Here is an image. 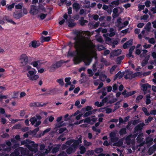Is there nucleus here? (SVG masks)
I'll return each instance as SVG.
<instances>
[{"label": "nucleus", "mask_w": 156, "mask_h": 156, "mask_svg": "<svg viewBox=\"0 0 156 156\" xmlns=\"http://www.w3.org/2000/svg\"><path fill=\"white\" fill-rule=\"evenodd\" d=\"M69 16L70 17V18L68 19V16L66 13L63 16L64 18L66 20V23L69 24L68 26L70 27H73L75 26L76 23L72 22L73 20L71 19V16L69 15Z\"/></svg>", "instance_id": "nucleus-5"}, {"label": "nucleus", "mask_w": 156, "mask_h": 156, "mask_svg": "<svg viewBox=\"0 0 156 156\" xmlns=\"http://www.w3.org/2000/svg\"><path fill=\"white\" fill-rule=\"evenodd\" d=\"M143 53L141 54L140 55V57L142 58L145 56V55L147 52V50L144 49L142 50Z\"/></svg>", "instance_id": "nucleus-37"}, {"label": "nucleus", "mask_w": 156, "mask_h": 156, "mask_svg": "<svg viewBox=\"0 0 156 156\" xmlns=\"http://www.w3.org/2000/svg\"><path fill=\"white\" fill-rule=\"evenodd\" d=\"M73 144L71 145L74 148L76 149L80 144L82 143V136H80L78 139L76 140H74Z\"/></svg>", "instance_id": "nucleus-7"}, {"label": "nucleus", "mask_w": 156, "mask_h": 156, "mask_svg": "<svg viewBox=\"0 0 156 156\" xmlns=\"http://www.w3.org/2000/svg\"><path fill=\"white\" fill-rule=\"evenodd\" d=\"M60 145L58 147H54L52 149V152L53 154H55L58 152L59 150V147H60Z\"/></svg>", "instance_id": "nucleus-31"}, {"label": "nucleus", "mask_w": 156, "mask_h": 156, "mask_svg": "<svg viewBox=\"0 0 156 156\" xmlns=\"http://www.w3.org/2000/svg\"><path fill=\"white\" fill-rule=\"evenodd\" d=\"M91 120L90 117H88L85 119L84 120V122H87L88 123H90V122Z\"/></svg>", "instance_id": "nucleus-63"}, {"label": "nucleus", "mask_w": 156, "mask_h": 156, "mask_svg": "<svg viewBox=\"0 0 156 156\" xmlns=\"http://www.w3.org/2000/svg\"><path fill=\"white\" fill-rule=\"evenodd\" d=\"M105 108H106L105 111L106 113L109 114L112 112V109L111 108H108L106 107H105Z\"/></svg>", "instance_id": "nucleus-62"}, {"label": "nucleus", "mask_w": 156, "mask_h": 156, "mask_svg": "<svg viewBox=\"0 0 156 156\" xmlns=\"http://www.w3.org/2000/svg\"><path fill=\"white\" fill-rule=\"evenodd\" d=\"M149 42L151 44H154L155 42L154 39V38H150L149 40Z\"/></svg>", "instance_id": "nucleus-55"}, {"label": "nucleus", "mask_w": 156, "mask_h": 156, "mask_svg": "<svg viewBox=\"0 0 156 156\" xmlns=\"http://www.w3.org/2000/svg\"><path fill=\"white\" fill-rule=\"evenodd\" d=\"M145 125L144 123L142 122L140 123L135 126L134 129V132L135 133L136 132L141 130L143 128L144 126Z\"/></svg>", "instance_id": "nucleus-12"}, {"label": "nucleus", "mask_w": 156, "mask_h": 156, "mask_svg": "<svg viewBox=\"0 0 156 156\" xmlns=\"http://www.w3.org/2000/svg\"><path fill=\"white\" fill-rule=\"evenodd\" d=\"M47 15V14L41 13L40 15H38V16L40 17L41 20H43L45 18Z\"/></svg>", "instance_id": "nucleus-41"}, {"label": "nucleus", "mask_w": 156, "mask_h": 156, "mask_svg": "<svg viewBox=\"0 0 156 156\" xmlns=\"http://www.w3.org/2000/svg\"><path fill=\"white\" fill-rule=\"evenodd\" d=\"M94 151L97 154L101 153L103 151V149L101 147L97 148L95 149Z\"/></svg>", "instance_id": "nucleus-38"}, {"label": "nucleus", "mask_w": 156, "mask_h": 156, "mask_svg": "<svg viewBox=\"0 0 156 156\" xmlns=\"http://www.w3.org/2000/svg\"><path fill=\"white\" fill-rule=\"evenodd\" d=\"M31 77L32 78H33V79H30V80L32 81L36 80L39 77V76H38L37 75H36V74H34V75H33V76H31Z\"/></svg>", "instance_id": "nucleus-44"}, {"label": "nucleus", "mask_w": 156, "mask_h": 156, "mask_svg": "<svg viewBox=\"0 0 156 156\" xmlns=\"http://www.w3.org/2000/svg\"><path fill=\"white\" fill-rule=\"evenodd\" d=\"M48 149H46L45 151V153L46 154H47L49 152L51 151V149H52V147L51 146H49L48 147Z\"/></svg>", "instance_id": "nucleus-57"}, {"label": "nucleus", "mask_w": 156, "mask_h": 156, "mask_svg": "<svg viewBox=\"0 0 156 156\" xmlns=\"http://www.w3.org/2000/svg\"><path fill=\"white\" fill-rule=\"evenodd\" d=\"M65 130L67 131V129L66 128H61L59 129V133L61 134Z\"/></svg>", "instance_id": "nucleus-52"}, {"label": "nucleus", "mask_w": 156, "mask_h": 156, "mask_svg": "<svg viewBox=\"0 0 156 156\" xmlns=\"http://www.w3.org/2000/svg\"><path fill=\"white\" fill-rule=\"evenodd\" d=\"M112 5H118L119 4V0L112 1L111 3Z\"/></svg>", "instance_id": "nucleus-51"}, {"label": "nucleus", "mask_w": 156, "mask_h": 156, "mask_svg": "<svg viewBox=\"0 0 156 156\" xmlns=\"http://www.w3.org/2000/svg\"><path fill=\"white\" fill-rule=\"evenodd\" d=\"M75 40L74 47L76 50V55L74 58L75 62L79 63L81 59L86 58L87 53L90 48H93L94 46L92 44H89L82 37L77 36L74 38Z\"/></svg>", "instance_id": "nucleus-1"}, {"label": "nucleus", "mask_w": 156, "mask_h": 156, "mask_svg": "<svg viewBox=\"0 0 156 156\" xmlns=\"http://www.w3.org/2000/svg\"><path fill=\"white\" fill-rule=\"evenodd\" d=\"M118 99L116 98H113L112 100H109L108 102V103L112 104L115 102L117 101Z\"/></svg>", "instance_id": "nucleus-49"}, {"label": "nucleus", "mask_w": 156, "mask_h": 156, "mask_svg": "<svg viewBox=\"0 0 156 156\" xmlns=\"http://www.w3.org/2000/svg\"><path fill=\"white\" fill-rule=\"evenodd\" d=\"M84 145L87 146H90L92 145V143H91L88 142L86 140H84Z\"/></svg>", "instance_id": "nucleus-54"}, {"label": "nucleus", "mask_w": 156, "mask_h": 156, "mask_svg": "<svg viewBox=\"0 0 156 156\" xmlns=\"http://www.w3.org/2000/svg\"><path fill=\"white\" fill-rule=\"evenodd\" d=\"M19 60L20 63V66H25L28 63V58L26 54H23L20 56Z\"/></svg>", "instance_id": "nucleus-3"}, {"label": "nucleus", "mask_w": 156, "mask_h": 156, "mask_svg": "<svg viewBox=\"0 0 156 156\" xmlns=\"http://www.w3.org/2000/svg\"><path fill=\"white\" fill-rule=\"evenodd\" d=\"M151 3V2L150 1L147 0L145 2V4L146 7L148 8L150 7Z\"/></svg>", "instance_id": "nucleus-59"}, {"label": "nucleus", "mask_w": 156, "mask_h": 156, "mask_svg": "<svg viewBox=\"0 0 156 156\" xmlns=\"http://www.w3.org/2000/svg\"><path fill=\"white\" fill-rule=\"evenodd\" d=\"M153 140V139L151 137H148L146 138V141H144L142 142V143L140 144V146H143L145 144L150 143L151 142H152Z\"/></svg>", "instance_id": "nucleus-15"}, {"label": "nucleus", "mask_w": 156, "mask_h": 156, "mask_svg": "<svg viewBox=\"0 0 156 156\" xmlns=\"http://www.w3.org/2000/svg\"><path fill=\"white\" fill-rule=\"evenodd\" d=\"M149 18V16L147 15H144L140 17L141 20H147Z\"/></svg>", "instance_id": "nucleus-50"}, {"label": "nucleus", "mask_w": 156, "mask_h": 156, "mask_svg": "<svg viewBox=\"0 0 156 156\" xmlns=\"http://www.w3.org/2000/svg\"><path fill=\"white\" fill-rule=\"evenodd\" d=\"M19 154V150L17 149H15L14 151L10 154V156H18Z\"/></svg>", "instance_id": "nucleus-27"}, {"label": "nucleus", "mask_w": 156, "mask_h": 156, "mask_svg": "<svg viewBox=\"0 0 156 156\" xmlns=\"http://www.w3.org/2000/svg\"><path fill=\"white\" fill-rule=\"evenodd\" d=\"M93 48H90L89 50V51H88L87 52V56H86V58L84 59H81V60H80V62H79V63H76V62H75L74 61V58L73 59V61H74V64H78V63H80L81 61L82 60H85V61L84 62V63L85 64V65L86 66H88L90 65V63L91 61V60L90 59H89V58H87V54L89 52V51L90 50V49H92Z\"/></svg>", "instance_id": "nucleus-8"}, {"label": "nucleus", "mask_w": 156, "mask_h": 156, "mask_svg": "<svg viewBox=\"0 0 156 156\" xmlns=\"http://www.w3.org/2000/svg\"><path fill=\"white\" fill-rule=\"evenodd\" d=\"M142 87L143 88L142 90L144 91V94H145L148 92H151V86L147 83L143 84Z\"/></svg>", "instance_id": "nucleus-6"}, {"label": "nucleus", "mask_w": 156, "mask_h": 156, "mask_svg": "<svg viewBox=\"0 0 156 156\" xmlns=\"http://www.w3.org/2000/svg\"><path fill=\"white\" fill-rule=\"evenodd\" d=\"M136 93V91H130L129 92H127V90H125L123 91L122 93V94L124 96L125 98L131 96Z\"/></svg>", "instance_id": "nucleus-9"}, {"label": "nucleus", "mask_w": 156, "mask_h": 156, "mask_svg": "<svg viewBox=\"0 0 156 156\" xmlns=\"http://www.w3.org/2000/svg\"><path fill=\"white\" fill-rule=\"evenodd\" d=\"M56 82H57L60 85L62 86L64 85V82L63 81V78L60 79H58L56 80Z\"/></svg>", "instance_id": "nucleus-32"}, {"label": "nucleus", "mask_w": 156, "mask_h": 156, "mask_svg": "<svg viewBox=\"0 0 156 156\" xmlns=\"http://www.w3.org/2000/svg\"><path fill=\"white\" fill-rule=\"evenodd\" d=\"M123 142L122 141L119 140L117 143L114 144V145H116L117 146H121L123 144Z\"/></svg>", "instance_id": "nucleus-53"}, {"label": "nucleus", "mask_w": 156, "mask_h": 156, "mask_svg": "<svg viewBox=\"0 0 156 156\" xmlns=\"http://www.w3.org/2000/svg\"><path fill=\"white\" fill-rule=\"evenodd\" d=\"M23 6V4L22 3H20L15 6L16 9H21Z\"/></svg>", "instance_id": "nucleus-43"}, {"label": "nucleus", "mask_w": 156, "mask_h": 156, "mask_svg": "<svg viewBox=\"0 0 156 156\" xmlns=\"http://www.w3.org/2000/svg\"><path fill=\"white\" fill-rule=\"evenodd\" d=\"M124 56L122 55L117 58L116 59V62L117 64H120L121 62V60L123 59Z\"/></svg>", "instance_id": "nucleus-25"}, {"label": "nucleus", "mask_w": 156, "mask_h": 156, "mask_svg": "<svg viewBox=\"0 0 156 156\" xmlns=\"http://www.w3.org/2000/svg\"><path fill=\"white\" fill-rule=\"evenodd\" d=\"M74 142L73 139H70L67 141L66 143V144L67 145H70Z\"/></svg>", "instance_id": "nucleus-56"}, {"label": "nucleus", "mask_w": 156, "mask_h": 156, "mask_svg": "<svg viewBox=\"0 0 156 156\" xmlns=\"http://www.w3.org/2000/svg\"><path fill=\"white\" fill-rule=\"evenodd\" d=\"M21 145H25L28 148L21 147V153L23 155L32 156L33 152L35 153L38 151V145L35 144L34 141L29 139H27L21 141Z\"/></svg>", "instance_id": "nucleus-2"}, {"label": "nucleus", "mask_w": 156, "mask_h": 156, "mask_svg": "<svg viewBox=\"0 0 156 156\" xmlns=\"http://www.w3.org/2000/svg\"><path fill=\"white\" fill-rule=\"evenodd\" d=\"M64 62L62 61H60L57 62L55 63V64L57 65V67H58V68H59L62 66V64Z\"/></svg>", "instance_id": "nucleus-45"}, {"label": "nucleus", "mask_w": 156, "mask_h": 156, "mask_svg": "<svg viewBox=\"0 0 156 156\" xmlns=\"http://www.w3.org/2000/svg\"><path fill=\"white\" fill-rule=\"evenodd\" d=\"M118 140V138L115 136L111 138V141L112 142H115Z\"/></svg>", "instance_id": "nucleus-47"}, {"label": "nucleus", "mask_w": 156, "mask_h": 156, "mask_svg": "<svg viewBox=\"0 0 156 156\" xmlns=\"http://www.w3.org/2000/svg\"><path fill=\"white\" fill-rule=\"evenodd\" d=\"M117 66L116 65H114L113 66H112V68L110 69V72L111 73L113 72L115 69L117 67Z\"/></svg>", "instance_id": "nucleus-60"}, {"label": "nucleus", "mask_w": 156, "mask_h": 156, "mask_svg": "<svg viewBox=\"0 0 156 156\" xmlns=\"http://www.w3.org/2000/svg\"><path fill=\"white\" fill-rule=\"evenodd\" d=\"M151 24L150 22H148L144 27V28L148 32L150 31L151 28Z\"/></svg>", "instance_id": "nucleus-26"}, {"label": "nucleus", "mask_w": 156, "mask_h": 156, "mask_svg": "<svg viewBox=\"0 0 156 156\" xmlns=\"http://www.w3.org/2000/svg\"><path fill=\"white\" fill-rule=\"evenodd\" d=\"M124 73L125 74H126L124 76V78L126 80L128 79L131 80L137 76V73H133V72L132 71L128 70H126Z\"/></svg>", "instance_id": "nucleus-4"}, {"label": "nucleus", "mask_w": 156, "mask_h": 156, "mask_svg": "<svg viewBox=\"0 0 156 156\" xmlns=\"http://www.w3.org/2000/svg\"><path fill=\"white\" fill-rule=\"evenodd\" d=\"M30 121L31 122V124L33 125H34L36 122H37L34 125L35 127L38 126L41 124V121H38V122H37V120L36 119L35 117H34L31 118L30 119Z\"/></svg>", "instance_id": "nucleus-10"}, {"label": "nucleus", "mask_w": 156, "mask_h": 156, "mask_svg": "<svg viewBox=\"0 0 156 156\" xmlns=\"http://www.w3.org/2000/svg\"><path fill=\"white\" fill-rule=\"evenodd\" d=\"M118 87V85L117 84H114L113 86V91L115 92L116 90L117 89V87Z\"/></svg>", "instance_id": "nucleus-61"}, {"label": "nucleus", "mask_w": 156, "mask_h": 156, "mask_svg": "<svg viewBox=\"0 0 156 156\" xmlns=\"http://www.w3.org/2000/svg\"><path fill=\"white\" fill-rule=\"evenodd\" d=\"M156 144H154L150 147L148 151V153L149 155L152 154L156 151Z\"/></svg>", "instance_id": "nucleus-13"}, {"label": "nucleus", "mask_w": 156, "mask_h": 156, "mask_svg": "<svg viewBox=\"0 0 156 156\" xmlns=\"http://www.w3.org/2000/svg\"><path fill=\"white\" fill-rule=\"evenodd\" d=\"M73 9H75L76 12H78L80 9V7L79 4L77 2H74L73 5Z\"/></svg>", "instance_id": "nucleus-20"}, {"label": "nucleus", "mask_w": 156, "mask_h": 156, "mask_svg": "<svg viewBox=\"0 0 156 156\" xmlns=\"http://www.w3.org/2000/svg\"><path fill=\"white\" fill-rule=\"evenodd\" d=\"M76 149L71 145L68 149H67L66 152L68 154H70L73 152H74Z\"/></svg>", "instance_id": "nucleus-21"}, {"label": "nucleus", "mask_w": 156, "mask_h": 156, "mask_svg": "<svg viewBox=\"0 0 156 156\" xmlns=\"http://www.w3.org/2000/svg\"><path fill=\"white\" fill-rule=\"evenodd\" d=\"M39 128L37 127L32 131H30V132L32 134H35L36 133L39 131Z\"/></svg>", "instance_id": "nucleus-46"}, {"label": "nucleus", "mask_w": 156, "mask_h": 156, "mask_svg": "<svg viewBox=\"0 0 156 156\" xmlns=\"http://www.w3.org/2000/svg\"><path fill=\"white\" fill-rule=\"evenodd\" d=\"M121 18H119L118 19H117V23L116 24V26L120 28V29H121V25L122 22H121Z\"/></svg>", "instance_id": "nucleus-28"}, {"label": "nucleus", "mask_w": 156, "mask_h": 156, "mask_svg": "<svg viewBox=\"0 0 156 156\" xmlns=\"http://www.w3.org/2000/svg\"><path fill=\"white\" fill-rule=\"evenodd\" d=\"M87 72L88 73L90 74V75L89 76H91L93 75V71L91 69H88Z\"/></svg>", "instance_id": "nucleus-58"}, {"label": "nucleus", "mask_w": 156, "mask_h": 156, "mask_svg": "<svg viewBox=\"0 0 156 156\" xmlns=\"http://www.w3.org/2000/svg\"><path fill=\"white\" fill-rule=\"evenodd\" d=\"M36 71L35 70H30L28 71V73H27V76L29 78V79H33V78L31 77V76L36 74Z\"/></svg>", "instance_id": "nucleus-16"}, {"label": "nucleus", "mask_w": 156, "mask_h": 156, "mask_svg": "<svg viewBox=\"0 0 156 156\" xmlns=\"http://www.w3.org/2000/svg\"><path fill=\"white\" fill-rule=\"evenodd\" d=\"M121 101L117 102L115 104V105H116L114 107V109L113 110V112L115 111L116 110L119 108L120 106L119 105L120 104V102Z\"/></svg>", "instance_id": "nucleus-33"}, {"label": "nucleus", "mask_w": 156, "mask_h": 156, "mask_svg": "<svg viewBox=\"0 0 156 156\" xmlns=\"http://www.w3.org/2000/svg\"><path fill=\"white\" fill-rule=\"evenodd\" d=\"M92 112L90 111H89L83 115L84 117H86L92 114Z\"/></svg>", "instance_id": "nucleus-48"}, {"label": "nucleus", "mask_w": 156, "mask_h": 156, "mask_svg": "<svg viewBox=\"0 0 156 156\" xmlns=\"http://www.w3.org/2000/svg\"><path fill=\"white\" fill-rule=\"evenodd\" d=\"M80 153L81 154L84 153L86 151V148L83 146H81L80 147Z\"/></svg>", "instance_id": "nucleus-35"}, {"label": "nucleus", "mask_w": 156, "mask_h": 156, "mask_svg": "<svg viewBox=\"0 0 156 156\" xmlns=\"http://www.w3.org/2000/svg\"><path fill=\"white\" fill-rule=\"evenodd\" d=\"M30 13L33 15L37 14L39 12V10L36 8L35 6L32 5L30 6Z\"/></svg>", "instance_id": "nucleus-11"}, {"label": "nucleus", "mask_w": 156, "mask_h": 156, "mask_svg": "<svg viewBox=\"0 0 156 156\" xmlns=\"http://www.w3.org/2000/svg\"><path fill=\"white\" fill-rule=\"evenodd\" d=\"M143 133H141L136 138V140L137 142L138 143H141L142 142H143L144 138H143Z\"/></svg>", "instance_id": "nucleus-22"}, {"label": "nucleus", "mask_w": 156, "mask_h": 156, "mask_svg": "<svg viewBox=\"0 0 156 156\" xmlns=\"http://www.w3.org/2000/svg\"><path fill=\"white\" fill-rule=\"evenodd\" d=\"M51 129L50 128H47L45 130L43 131L42 133L40 134V135L41 136H43L46 133L48 132Z\"/></svg>", "instance_id": "nucleus-42"}, {"label": "nucleus", "mask_w": 156, "mask_h": 156, "mask_svg": "<svg viewBox=\"0 0 156 156\" xmlns=\"http://www.w3.org/2000/svg\"><path fill=\"white\" fill-rule=\"evenodd\" d=\"M133 40L130 39L125 43L123 45V48L124 49H126L132 45L133 44Z\"/></svg>", "instance_id": "nucleus-17"}, {"label": "nucleus", "mask_w": 156, "mask_h": 156, "mask_svg": "<svg viewBox=\"0 0 156 156\" xmlns=\"http://www.w3.org/2000/svg\"><path fill=\"white\" fill-rule=\"evenodd\" d=\"M93 108L91 106H87L86 108H82V110L84 111L85 110L88 111L92 109Z\"/></svg>", "instance_id": "nucleus-40"}, {"label": "nucleus", "mask_w": 156, "mask_h": 156, "mask_svg": "<svg viewBox=\"0 0 156 156\" xmlns=\"http://www.w3.org/2000/svg\"><path fill=\"white\" fill-rule=\"evenodd\" d=\"M75 34L76 35V36L81 37L83 36V33L80 31H76L75 32Z\"/></svg>", "instance_id": "nucleus-36"}, {"label": "nucleus", "mask_w": 156, "mask_h": 156, "mask_svg": "<svg viewBox=\"0 0 156 156\" xmlns=\"http://www.w3.org/2000/svg\"><path fill=\"white\" fill-rule=\"evenodd\" d=\"M132 135H130L128 136L126 138V140L128 142L130 141L131 140V137H132Z\"/></svg>", "instance_id": "nucleus-64"}, {"label": "nucleus", "mask_w": 156, "mask_h": 156, "mask_svg": "<svg viewBox=\"0 0 156 156\" xmlns=\"http://www.w3.org/2000/svg\"><path fill=\"white\" fill-rule=\"evenodd\" d=\"M142 110L144 113L147 116H149L150 114L148 112L147 108L145 107H143Z\"/></svg>", "instance_id": "nucleus-39"}, {"label": "nucleus", "mask_w": 156, "mask_h": 156, "mask_svg": "<svg viewBox=\"0 0 156 156\" xmlns=\"http://www.w3.org/2000/svg\"><path fill=\"white\" fill-rule=\"evenodd\" d=\"M126 133V128H122L119 131V133L120 136L125 134Z\"/></svg>", "instance_id": "nucleus-29"}, {"label": "nucleus", "mask_w": 156, "mask_h": 156, "mask_svg": "<svg viewBox=\"0 0 156 156\" xmlns=\"http://www.w3.org/2000/svg\"><path fill=\"white\" fill-rule=\"evenodd\" d=\"M122 52V50L121 49H118L117 50L112 51L111 54V55L114 57V56H117L119 55Z\"/></svg>", "instance_id": "nucleus-14"}, {"label": "nucleus", "mask_w": 156, "mask_h": 156, "mask_svg": "<svg viewBox=\"0 0 156 156\" xmlns=\"http://www.w3.org/2000/svg\"><path fill=\"white\" fill-rule=\"evenodd\" d=\"M32 46L34 48L37 47L40 45V44H37V42L36 41H33L31 43Z\"/></svg>", "instance_id": "nucleus-30"}, {"label": "nucleus", "mask_w": 156, "mask_h": 156, "mask_svg": "<svg viewBox=\"0 0 156 156\" xmlns=\"http://www.w3.org/2000/svg\"><path fill=\"white\" fill-rule=\"evenodd\" d=\"M58 67L57 66V65L55 63L54 64L52 65L50 68L49 71L51 72H53L55 71L56 69H57Z\"/></svg>", "instance_id": "nucleus-23"}, {"label": "nucleus", "mask_w": 156, "mask_h": 156, "mask_svg": "<svg viewBox=\"0 0 156 156\" xmlns=\"http://www.w3.org/2000/svg\"><path fill=\"white\" fill-rule=\"evenodd\" d=\"M24 15L22 12H20L18 13L14 12L13 14V17L16 19H19L21 17H23Z\"/></svg>", "instance_id": "nucleus-19"}, {"label": "nucleus", "mask_w": 156, "mask_h": 156, "mask_svg": "<svg viewBox=\"0 0 156 156\" xmlns=\"http://www.w3.org/2000/svg\"><path fill=\"white\" fill-rule=\"evenodd\" d=\"M124 74L125 73L124 72H121V71H119L117 74L115 75L114 80L115 81L117 78H119V79L123 77Z\"/></svg>", "instance_id": "nucleus-18"}, {"label": "nucleus", "mask_w": 156, "mask_h": 156, "mask_svg": "<svg viewBox=\"0 0 156 156\" xmlns=\"http://www.w3.org/2000/svg\"><path fill=\"white\" fill-rule=\"evenodd\" d=\"M57 91L56 89L54 88L49 90L48 91L50 95L55 94Z\"/></svg>", "instance_id": "nucleus-34"}, {"label": "nucleus", "mask_w": 156, "mask_h": 156, "mask_svg": "<svg viewBox=\"0 0 156 156\" xmlns=\"http://www.w3.org/2000/svg\"><path fill=\"white\" fill-rule=\"evenodd\" d=\"M51 38V37H44L42 36L41 37V42L43 43L45 41H48L50 40Z\"/></svg>", "instance_id": "nucleus-24"}]
</instances>
